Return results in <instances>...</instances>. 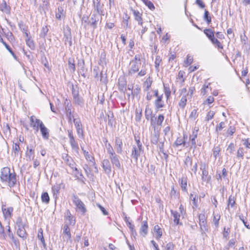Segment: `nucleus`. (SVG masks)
<instances>
[{
	"mask_svg": "<svg viewBox=\"0 0 250 250\" xmlns=\"http://www.w3.org/2000/svg\"><path fill=\"white\" fill-rule=\"evenodd\" d=\"M235 204V199L234 196L230 195L229 197L228 201V208L230 206L231 208L233 207Z\"/></svg>",
	"mask_w": 250,
	"mask_h": 250,
	"instance_id": "nucleus-47",
	"label": "nucleus"
},
{
	"mask_svg": "<svg viewBox=\"0 0 250 250\" xmlns=\"http://www.w3.org/2000/svg\"><path fill=\"white\" fill-rule=\"evenodd\" d=\"M26 45L32 50H34L36 48V45L33 40L31 38L25 39Z\"/></svg>",
	"mask_w": 250,
	"mask_h": 250,
	"instance_id": "nucleus-32",
	"label": "nucleus"
},
{
	"mask_svg": "<svg viewBox=\"0 0 250 250\" xmlns=\"http://www.w3.org/2000/svg\"><path fill=\"white\" fill-rule=\"evenodd\" d=\"M72 94L73 98L79 95V88L77 85L74 86L73 84H72Z\"/></svg>",
	"mask_w": 250,
	"mask_h": 250,
	"instance_id": "nucleus-52",
	"label": "nucleus"
},
{
	"mask_svg": "<svg viewBox=\"0 0 250 250\" xmlns=\"http://www.w3.org/2000/svg\"><path fill=\"white\" fill-rule=\"evenodd\" d=\"M113 113L109 112V114H107L108 125L111 126H112L113 125Z\"/></svg>",
	"mask_w": 250,
	"mask_h": 250,
	"instance_id": "nucleus-58",
	"label": "nucleus"
},
{
	"mask_svg": "<svg viewBox=\"0 0 250 250\" xmlns=\"http://www.w3.org/2000/svg\"><path fill=\"white\" fill-rule=\"evenodd\" d=\"M102 16L92 12L89 20L88 26L92 27L93 30H95L97 28L98 23H101L102 22Z\"/></svg>",
	"mask_w": 250,
	"mask_h": 250,
	"instance_id": "nucleus-5",
	"label": "nucleus"
},
{
	"mask_svg": "<svg viewBox=\"0 0 250 250\" xmlns=\"http://www.w3.org/2000/svg\"><path fill=\"white\" fill-rule=\"evenodd\" d=\"M141 152L136 148V146H133L131 151V157L134 159L135 161L137 162L138 161V157L141 154Z\"/></svg>",
	"mask_w": 250,
	"mask_h": 250,
	"instance_id": "nucleus-26",
	"label": "nucleus"
},
{
	"mask_svg": "<svg viewBox=\"0 0 250 250\" xmlns=\"http://www.w3.org/2000/svg\"><path fill=\"white\" fill-rule=\"evenodd\" d=\"M65 109L66 112V116L68 119V122L72 124V120L73 121L74 116L71 111V104L67 100H66L65 103Z\"/></svg>",
	"mask_w": 250,
	"mask_h": 250,
	"instance_id": "nucleus-11",
	"label": "nucleus"
},
{
	"mask_svg": "<svg viewBox=\"0 0 250 250\" xmlns=\"http://www.w3.org/2000/svg\"><path fill=\"white\" fill-rule=\"evenodd\" d=\"M34 149L33 147H31L30 148H29L28 147H27V151L26 152V156L28 158L29 160L31 159H33L34 158Z\"/></svg>",
	"mask_w": 250,
	"mask_h": 250,
	"instance_id": "nucleus-38",
	"label": "nucleus"
},
{
	"mask_svg": "<svg viewBox=\"0 0 250 250\" xmlns=\"http://www.w3.org/2000/svg\"><path fill=\"white\" fill-rule=\"evenodd\" d=\"M242 141L246 148L250 149V139L249 138L242 139Z\"/></svg>",
	"mask_w": 250,
	"mask_h": 250,
	"instance_id": "nucleus-64",
	"label": "nucleus"
},
{
	"mask_svg": "<svg viewBox=\"0 0 250 250\" xmlns=\"http://www.w3.org/2000/svg\"><path fill=\"white\" fill-rule=\"evenodd\" d=\"M202 174V180L203 181L209 182L211 179V176L208 175V171H203Z\"/></svg>",
	"mask_w": 250,
	"mask_h": 250,
	"instance_id": "nucleus-40",
	"label": "nucleus"
},
{
	"mask_svg": "<svg viewBox=\"0 0 250 250\" xmlns=\"http://www.w3.org/2000/svg\"><path fill=\"white\" fill-rule=\"evenodd\" d=\"M192 164V159L188 156H187L184 161L185 168H188L191 166Z\"/></svg>",
	"mask_w": 250,
	"mask_h": 250,
	"instance_id": "nucleus-49",
	"label": "nucleus"
},
{
	"mask_svg": "<svg viewBox=\"0 0 250 250\" xmlns=\"http://www.w3.org/2000/svg\"><path fill=\"white\" fill-rule=\"evenodd\" d=\"M11 7L7 5L5 1H3V3L0 6V10L2 12L9 15L11 14Z\"/></svg>",
	"mask_w": 250,
	"mask_h": 250,
	"instance_id": "nucleus-23",
	"label": "nucleus"
},
{
	"mask_svg": "<svg viewBox=\"0 0 250 250\" xmlns=\"http://www.w3.org/2000/svg\"><path fill=\"white\" fill-rule=\"evenodd\" d=\"M187 97L186 95H183L182 96L178 104L180 108L184 109L185 107L187 102Z\"/></svg>",
	"mask_w": 250,
	"mask_h": 250,
	"instance_id": "nucleus-33",
	"label": "nucleus"
},
{
	"mask_svg": "<svg viewBox=\"0 0 250 250\" xmlns=\"http://www.w3.org/2000/svg\"><path fill=\"white\" fill-rule=\"evenodd\" d=\"M40 125V129L42 135V138L44 140H48L49 137V129L44 125L43 122H41Z\"/></svg>",
	"mask_w": 250,
	"mask_h": 250,
	"instance_id": "nucleus-16",
	"label": "nucleus"
},
{
	"mask_svg": "<svg viewBox=\"0 0 250 250\" xmlns=\"http://www.w3.org/2000/svg\"><path fill=\"white\" fill-rule=\"evenodd\" d=\"M20 150V147L19 144L14 143L12 146V151L14 153L15 156L18 155Z\"/></svg>",
	"mask_w": 250,
	"mask_h": 250,
	"instance_id": "nucleus-43",
	"label": "nucleus"
},
{
	"mask_svg": "<svg viewBox=\"0 0 250 250\" xmlns=\"http://www.w3.org/2000/svg\"><path fill=\"white\" fill-rule=\"evenodd\" d=\"M179 182L182 190L184 192H187V177L184 176L182 177L179 179Z\"/></svg>",
	"mask_w": 250,
	"mask_h": 250,
	"instance_id": "nucleus-28",
	"label": "nucleus"
},
{
	"mask_svg": "<svg viewBox=\"0 0 250 250\" xmlns=\"http://www.w3.org/2000/svg\"><path fill=\"white\" fill-rule=\"evenodd\" d=\"M102 167L106 174H110L111 172V166L108 159H104L102 162Z\"/></svg>",
	"mask_w": 250,
	"mask_h": 250,
	"instance_id": "nucleus-19",
	"label": "nucleus"
},
{
	"mask_svg": "<svg viewBox=\"0 0 250 250\" xmlns=\"http://www.w3.org/2000/svg\"><path fill=\"white\" fill-rule=\"evenodd\" d=\"M13 210V208L11 207L7 208H4L3 206L2 207V210L3 215L6 218H10L12 216Z\"/></svg>",
	"mask_w": 250,
	"mask_h": 250,
	"instance_id": "nucleus-25",
	"label": "nucleus"
},
{
	"mask_svg": "<svg viewBox=\"0 0 250 250\" xmlns=\"http://www.w3.org/2000/svg\"><path fill=\"white\" fill-rule=\"evenodd\" d=\"M62 234L64 235V239H66L67 241H71V234L70 232V229L68 224H65L63 225Z\"/></svg>",
	"mask_w": 250,
	"mask_h": 250,
	"instance_id": "nucleus-17",
	"label": "nucleus"
},
{
	"mask_svg": "<svg viewBox=\"0 0 250 250\" xmlns=\"http://www.w3.org/2000/svg\"><path fill=\"white\" fill-rule=\"evenodd\" d=\"M204 33L213 45L217 46L218 48L223 49V45L218 39L215 38V33L212 29L209 28L205 29L204 30Z\"/></svg>",
	"mask_w": 250,
	"mask_h": 250,
	"instance_id": "nucleus-4",
	"label": "nucleus"
},
{
	"mask_svg": "<svg viewBox=\"0 0 250 250\" xmlns=\"http://www.w3.org/2000/svg\"><path fill=\"white\" fill-rule=\"evenodd\" d=\"M73 202L79 210L82 213V214L84 215L87 211L85 206L81 200L76 195H74L73 196Z\"/></svg>",
	"mask_w": 250,
	"mask_h": 250,
	"instance_id": "nucleus-6",
	"label": "nucleus"
},
{
	"mask_svg": "<svg viewBox=\"0 0 250 250\" xmlns=\"http://www.w3.org/2000/svg\"><path fill=\"white\" fill-rule=\"evenodd\" d=\"M48 29L47 26H44L42 27V31L40 34V37L42 38H45L47 35Z\"/></svg>",
	"mask_w": 250,
	"mask_h": 250,
	"instance_id": "nucleus-61",
	"label": "nucleus"
},
{
	"mask_svg": "<svg viewBox=\"0 0 250 250\" xmlns=\"http://www.w3.org/2000/svg\"><path fill=\"white\" fill-rule=\"evenodd\" d=\"M68 68L71 71L74 73L76 70L75 61L73 58H69L68 61Z\"/></svg>",
	"mask_w": 250,
	"mask_h": 250,
	"instance_id": "nucleus-34",
	"label": "nucleus"
},
{
	"mask_svg": "<svg viewBox=\"0 0 250 250\" xmlns=\"http://www.w3.org/2000/svg\"><path fill=\"white\" fill-rule=\"evenodd\" d=\"M152 110L149 107L148 105H146V107L145 112V118L147 120H149L150 119H151V125L153 126L154 130L155 129V123L153 122V119L152 117Z\"/></svg>",
	"mask_w": 250,
	"mask_h": 250,
	"instance_id": "nucleus-14",
	"label": "nucleus"
},
{
	"mask_svg": "<svg viewBox=\"0 0 250 250\" xmlns=\"http://www.w3.org/2000/svg\"><path fill=\"white\" fill-rule=\"evenodd\" d=\"M0 180L3 183H7L9 187L13 188L17 184V175L13 170V172L8 167L1 169Z\"/></svg>",
	"mask_w": 250,
	"mask_h": 250,
	"instance_id": "nucleus-2",
	"label": "nucleus"
},
{
	"mask_svg": "<svg viewBox=\"0 0 250 250\" xmlns=\"http://www.w3.org/2000/svg\"><path fill=\"white\" fill-rule=\"evenodd\" d=\"M148 224L147 221H144L142 223L140 229V233L144 237H145L148 233Z\"/></svg>",
	"mask_w": 250,
	"mask_h": 250,
	"instance_id": "nucleus-21",
	"label": "nucleus"
},
{
	"mask_svg": "<svg viewBox=\"0 0 250 250\" xmlns=\"http://www.w3.org/2000/svg\"><path fill=\"white\" fill-rule=\"evenodd\" d=\"M170 212H171V214L172 216L174 218L173 221H174V223H175V224L176 225H182V223L180 222V214L177 211L173 210H171Z\"/></svg>",
	"mask_w": 250,
	"mask_h": 250,
	"instance_id": "nucleus-24",
	"label": "nucleus"
},
{
	"mask_svg": "<svg viewBox=\"0 0 250 250\" xmlns=\"http://www.w3.org/2000/svg\"><path fill=\"white\" fill-rule=\"evenodd\" d=\"M81 147L86 160L91 163V166H95V162L94 157L92 155H90L88 151H86L84 149L83 147L82 146Z\"/></svg>",
	"mask_w": 250,
	"mask_h": 250,
	"instance_id": "nucleus-22",
	"label": "nucleus"
},
{
	"mask_svg": "<svg viewBox=\"0 0 250 250\" xmlns=\"http://www.w3.org/2000/svg\"><path fill=\"white\" fill-rule=\"evenodd\" d=\"M126 82L123 80L121 81L120 79H119V89L120 91H123L125 89Z\"/></svg>",
	"mask_w": 250,
	"mask_h": 250,
	"instance_id": "nucleus-59",
	"label": "nucleus"
},
{
	"mask_svg": "<svg viewBox=\"0 0 250 250\" xmlns=\"http://www.w3.org/2000/svg\"><path fill=\"white\" fill-rule=\"evenodd\" d=\"M66 219L68 221V222L66 224L69 225H74L75 224V219L73 218L69 210L67 211V216H66Z\"/></svg>",
	"mask_w": 250,
	"mask_h": 250,
	"instance_id": "nucleus-31",
	"label": "nucleus"
},
{
	"mask_svg": "<svg viewBox=\"0 0 250 250\" xmlns=\"http://www.w3.org/2000/svg\"><path fill=\"white\" fill-rule=\"evenodd\" d=\"M221 151V149L219 146H214L213 149V155L216 160L217 157L219 156L220 152Z\"/></svg>",
	"mask_w": 250,
	"mask_h": 250,
	"instance_id": "nucleus-51",
	"label": "nucleus"
},
{
	"mask_svg": "<svg viewBox=\"0 0 250 250\" xmlns=\"http://www.w3.org/2000/svg\"><path fill=\"white\" fill-rule=\"evenodd\" d=\"M145 4L147 6L149 9L153 10L155 9V6L153 3L149 0H142Z\"/></svg>",
	"mask_w": 250,
	"mask_h": 250,
	"instance_id": "nucleus-56",
	"label": "nucleus"
},
{
	"mask_svg": "<svg viewBox=\"0 0 250 250\" xmlns=\"http://www.w3.org/2000/svg\"><path fill=\"white\" fill-rule=\"evenodd\" d=\"M244 155V148L242 147H240L237 151V157L238 158H241L242 159H243Z\"/></svg>",
	"mask_w": 250,
	"mask_h": 250,
	"instance_id": "nucleus-62",
	"label": "nucleus"
},
{
	"mask_svg": "<svg viewBox=\"0 0 250 250\" xmlns=\"http://www.w3.org/2000/svg\"><path fill=\"white\" fill-rule=\"evenodd\" d=\"M62 158L64 161V163L67 165L71 169H74L76 171H78L77 167H74L75 163L72 158L69 156L67 154L64 153L62 155Z\"/></svg>",
	"mask_w": 250,
	"mask_h": 250,
	"instance_id": "nucleus-10",
	"label": "nucleus"
},
{
	"mask_svg": "<svg viewBox=\"0 0 250 250\" xmlns=\"http://www.w3.org/2000/svg\"><path fill=\"white\" fill-rule=\"evenodd\" d=\"M164 119L165 117L163 114H159L158 117L155 118L156 125L159 126H162Z\"/></svg>",
	"mask_w": 250,
	"mask_h": 250,
	"instance_id": "nucleus-44",
	"label": "nucleus"
},
{
	"mask_svg": "<svg viewBox=\"0 0 250 250\" xmlns=\"http://www.w3.org/2000/svg\"><path fill=\"white\" fill-rule=\"evenodd\" d=\"M73 123L76 128L77 133L80 138H83V130L80 119H73Z\"/></svg>",
	"mask_w": 250,
	"mask_h": 250,
	"instance_id": "nucleus-12",
	"label": "nucleus"
},
{
	"mask_svg": "<svg viewBox=\"0 0 250 250\" xmlns=\"http://www.w3.org/2000/svg\"><path fill=\"white\" fill-rule=\"evenodd\" d=\"M175 245L172 242H169L164 246L163 250H174Z\"/></svg>",
	"mask_w": 250,
	"mask_h": 250,
	"instance_id": "nucleus-60",
	"label": "nucleus"
},
{
	"mask_svg": "<svg viewBox=\"0 0 250 250\" xmlns=\"http://www.w3.org/2000/svg\"><path fill=\"white\" fill-rule=\"evenodd\" d=\"M105 146L106 148L107 152L109 154V156L115 153V152L112 146L110 143H108L107 140H106L105 141Z\"/></svg>",
	"mask_w": 250,
	"mask_h": 250,
	"instance_id": "nucleus-35",
	"label": "nucleus"
},
{
	"mask_svg": "<svg viewBox=\"0 0 250 250\" xmlns=\"http://www.w3.org/2000/svg\"><path fill=\"white\" fill-rule=\"evenodd\" d=\"M220 219V215L219 214H214L213 222L216 228L219 226V222Z\"/></svg>",
	"mask_w": 250,
	"mask_h": 250,
	"instance_id": "nucleus-57",
	"label": "nucleus"
},
{
	"mask_svg": "<svg viewBox=\"0 0 250 250\" xmlns=\"http://www.w3.org/2000/svg\"><path fill=\"white\" fill-rule=\"evenodd\" d=\"M42 122L41 120L38 119H35V122L32 124H30V126L33 128L34 129L36 130L37 132L40 128V124Z\"/></svg>",
	"mask_w": 250,
	"mask_h": 250,
	"instance_id": "nucleus-39",
	"label": "nucleus"
},
{
	"mask_svg": "<svg viewBox=\"0 0 250 250\" xmlns=\"http://www.w3.org/2000/svg\"><path fill=\"white\" fill-rule=\"evenodd\" d=\"M99 64L102 66L106 64V54L104 52L101 54Z\"/></svg>",
	"mask_w": 250,
	"mask_h": 250,
	"instance_id": "nucleus-41",
	"label": "nucleus"
},
{
	"mask_svg": "<svg viewBox=\"0 0 250 250\" xmlns=\"http://www.w3.org/2000/svg\"><path fill=\"white\" fill-rule=\"evenodd\" d=\"M74 104L80 106H83L84 104V101L82 97L80 95L73 98Z\"/></svg>",
	"mask_w": 250,
	"mask_h": 250,
	"instance_id": "nucleus-37",
	"label": "nucleus"
},
{
	"mask_svg": "<svg viewBox=\"0 0 250 250\" xmlns=\"http://www.w3.org/2000/svg\"><path fill=\"white\" fill-rule=\"evenodd\" d=\"M141 64L140 55L137 54L134 56V59L130 62L129 67L128 70V76H132L137 73H138L136 76L137 78L145 76L146 74L145 61L143 63L142 69L139 71Z\"/></svg>",
	"mask_w": 250,
	"mask_h": 250,
	"instance_id": "nucleus-1",
	"label": "nucleus"
},
{
	"mask_svg": "<svg viewBox=\"0 0 250 250\" xmlns=\"http://www.w3.org/2000/svg\"><path fill=\"white\" fill-rule=\"evenodd\" d=\"M42 202L48 204L50 201V198L47 192H43L42 195Z\"/></svg>",
	"mask_w": 250,
	"mask_h": 250,
	"instance_id": "nucleus-50",
	"label": "nucleus"
},
{
	"mask_svg": "<svg viewBox=\"0 0 250 250\" xmlns=\"http://www.w3.org/2000/svg\"><path fill=\"white\" fill-rule=\"evenodd\" d=\"M154 231L156 233L155 238L159 240L162 236V230L159 225H155L154 227Z\"/></svg>",
	"mask_w": 250,
	"mask_h": 250,
	"instance_id": "nucleus-29",
	"label": "nucleus"
},
{
	"mask_svg": "<svg viewBox=\"0 0 250 250\" xmlns=\"http://www.w3.org/2000/svg\"><path fill=\"white\" fill-rule=\"evenodd\" d=\"M225 127V123L224 122H220L218 125L216 126L215 131L219 133L224 127Z\"/></svg>",
	"mask_w": 250,
	"mask_h": 250,
	"instance_id": "nucleus-55",
	"label": "nucleus"
},
{
	"mask_svg": "<svg viewBox=\"0 0 250 250\" xmlns=\"http://www.w3.org/2000/svg\"><path fill=\"white\" fill-rule=\"evenodd\" d=\"M186 145V141L185 139H182L181 137H178L174 143V146L176 147L181 145H183V146H185Z\"/></svg>",
	"mask_w": 250,
	"mask_h": 250,
	"instance_id": "nucleus-36",
	"label": "nucleus"
},
{
	"mask_svg": "<svg viewBox=\"0 0 250 250\" xmlns=\"http://www.w3.org/2000/svg\"><path fill=\"white\" fill-rule=\"evenodd\" d=\"M152 81L149 79H147L146 81L144 83V85L146 86L145 91H148L151 87Z\"/></svg>",
	"mask_w": 250,
	"mask_h": 250,
	"instance_id": "nucleus-63",
	"label": "nucleus"
},
{
	"mask_svg": "<svg viewBox=\"0 0 250 250\" xmlns=\"http://www.w3.org/2000/svg\"><path fill=\"white\" fill-rule=\"evenodd\" d=\"M63 8L62 6L58 7L57 12L56 13V18L58 20H61L62 16L63 14Z\"/></svg>",
	"mask_w": 250,
	"mask_h": 250,
	"instance_id": "nucleus-45",
	"label": "nucleus"
},
{
	"mask_svg": "<svg viewBox=\"0 0 250 250\" xmlns=\"http://www.w3.org/2000/svg\"><path fill=\"white\" fill-rule=\"evenodd\" d=\"M163 94H161L160 97H158L154 101L155 108L157 111L160 110L165 106L164 101H163Z\"/></svg>",
	"mask_w": 250,
	"mask_h": 250,
	"instance_id": "nucleus-15",
	"label": "nucleus"
},
{
	"mask_svg": "<svg viewBox=\"0 0 250 250\" xmlns=\"http://www.w3.org/2000/svg\"><path fill=\"white\" fill-rule=\"evenodd\" d=\"M7 228V233L8 237L12 240L13 242H16V240L14 236V235L11 230V228L9 225L6 226Z\"/></svg>",
	"mask_w": 250,
	"mask_h": 250,
	"instance_id": "nucleus-54",
	"label": "nucleus"
},
{
	"mask_svg": "<svg viewBox=\"0 0 250 250\" xmlns=\"http://www.w3.org/2000/svg\"><path fill=\"white\" fill-rule=\"evenodd\" d=\"M131 11L133 13L135 20L138 21V24L143 26V21L142 19V14L139 11L134 10L132 8L131 9Z\"/></svg>",
	"mask_w": 250,
	"mask_h": 250,
	"instance_id": "nucleus-18",
	"label": "nucleus"
},
{
	"mask_svg": "<svg viewBox=\"0 0 250 250\" xmlns=\"http://www.w3.org/2000/svg\"><path fill=\"white\" fill-rule=\"evenodd\" d=\"M104 4L101 3V0H93V11L92 13L104 16Z\"/></svg>",
	"mask_w": 250,
	"mask_h": 250,
	"instance_id": "nucleus-7",
	"label": "nucleus"
},
{
	"mask_svg": "<svg viewBox=\"0 0 250 250\" xmlns=\"http://www.w3.org/2000/svg\"><path fill=\"white\" fill-rule=\"evenodd\" d=\"M62 186H63V183L56 184L52 187V191L54 197H55V198H57L58 195L59 194Z\"/></svg>",
	"mask_w": 250,
	"mask_h": 250,
	"instance_id": "nucleus-27",
	"label": "nucleus"
},
{
	"mask_svg": "<svg viewBox=\"0 0 250 250\" xmlns=\"http://www.w3.org/2000/svg\"><path fill=\"white\" fill-rule=\"evenodd\" d=\"M115 143V147L116 149L117 152L119 154H121L123 151V143L122 140L120 139L119 137H116Z\"/></svg>",
	"mask_w": 250,
	"mask_h": 250,
	"instance_id": "nucleus-20",
	"label": "nucleus"
},
{
	"mask_svg": "<svg viewBox=\"0 0 250 250\" xmlns=\"http://www.w3.org/2000/svg\"><path fill=\"white\" fill-rule=\"evenodd\" d=\"M38 238L41 241L43 245L44 248L45 249V248H46V246L45 243V240L43 236L42 230L41 229L38 231Z\"/></svg>",
	"mask_w": 250,
	"mask_h": 250,
	"instance_id": "nucleus-48",
	"label": "nucleus"
},
{
	"mask_svg": "<svg viewBox=\"0 0 250 250\" xmlns=\"http://www.w3.org/2000/svg\"><path fill=\"white\" fill-rule=\"evenodd\" d=\"M204 20L207 22L208 24H209L211 21V18L210 16L209 12L207 10H205Z\"/></svg>",
	"mask_w": 250,
	"mask_h": 250,
	"instance_id": "nucleus-46",
	"label": "nucleus"
},
{
	"mask_svg": "<svg viewBox=\"0 0 250 250\" xmlns=\"http://www.w3.org/2000/svg\"><path fill=\"white\" fill-rule=\"evenodd\" d=\"M16 224L18 227L17 233L18 236L23 239L26 238L27 233L25 229V224L23 222L21 217H18L17 218Z\"/></svg>",
	"mask_w": 250,
	"mask_h": 250,
	"instance_id": "nucleus-3",
	"label": "nucleus"
},
{
	"mask_svg": "<svg viewBox=\"0 0 250 250\" xmlns=\"http://www.w3.org/2000/svg\"><path fill=\"white\" fill-rule=\"evenodd\" d=\"M67 133L69 138V143L72 149L78 152L79 150V147L77 142L75 140L73 136L72 130H68Z\"/></svg>",
	"mask_w": 250,
	"mask_h": 250,
	"instance_id": "nucleus-8",
	"label": "nucleus"
},
{
	"mask_svg": "<svg viewBox=\"0 0 250 250\" xmlns=\"http://www.w3.org/2000/svg\"><path fill=\"white\" fill-rule=\"evenodd\" d=\"M235 132V127L231 125L228 128L226 134H224V135L227 137L229 136H231L233 135Z\"/></svg>",
	"mask_w": 250,
	"mask_h": 250,
	"instance_id": "nucleus-42",
	"label": "nucleus"
},
{
	"mask_svg": "<svg viewBox=\"0 0 250 250\" xmlns=\"http://www.w3.org/2000/svg\"><path fill=\"white\" fill-rule=\"evenodd\" d=\"M89 17L86 15H83L82 18V23H84V27L85 28L87 26H88V22H89Z\"/></svg>",
	"mask_w": 250,
	"mask_h": 250,
	"instance_id": "nucleus-53",
	"label": "nucleus"
},
{
	"mask_svg": "<svg viewBox=\"0 0 250 250\" xmlns=\"http://www.w3.org/2000/svg\"><path fill=\"white\" fill-rule=\"evenodd\" d=\"M197 133H198V130H193L192 132V134L190 135L189 139L191 141V144L192 146H194V147L195 148L196 147V141L195 139L197 138Z\"/></svg>",
	"mask_w": 250,
	"mask_h": 250,
	"instance_id": "nucleus-30",
	"label": "nucleus"
},
{
	"mask_svg": "<svg viewBox=\"0 0 250 250\" xmlns=\"http://www.w3.org/2000/svg\"><path fill=\"white\" fill-rule=\"evenodd\" d=\"M64 34V43L66 44L68 43L69 46H72V35L71 32V29L68 26H67L66 28L64 29L63 31Z\"/></svg>",
	"mask_w": 250,
	"mask_h": 250,
	"instance_id": "nucleus-9",
	"label": "nucleus"
},
{
	"mask_svg": "<svg viewBox=\"0 0 250 250\" xmlns=\"http://www.w3.org/2000/svg\"><path fill=\"white\" fill-rule=\"evenodd\" d=\"M120 158V156L117 155L116 153L109 156V158L113 166L115 167L118 169H120L121 168Z\"/></svg>",
	"mask_w": 250,
	"mask_h": 250,
	"instance_id": "nucleus-13",
	"label": "nucleus"
}]
</instances>
